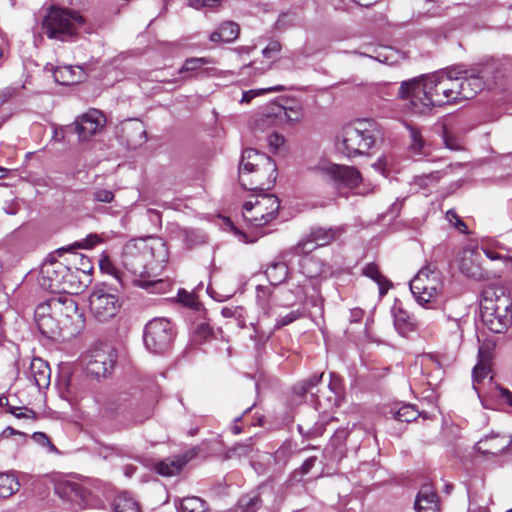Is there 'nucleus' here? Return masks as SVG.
I'll use <instances>...</instances> for the list:
<instances>
[{"label": "nucleus", "instance_id": "680f3d73", "mask_svg": "<svg viewBox=\"0 0 512 512\" xmlns=\"http://www.w3.org/2000/svg\"><path fill=\"white\" fill-rule=\"evenodd\" d=\"M355 3H357L360 6H371L375 3H377L379 0H353Z\"/></svg>", "mask_w": 512, "mask_h": 512}, {"label": "nucleus", "instance_id": "b1692460", "mask_svg": "<svg viewBox=\"0 0 512 512\" xmlns=\"http://www.w3.org/2000/svg\"><path fill=\"white\" fill-rule=\"evenodd\" d=\"M194 457V454L185 453L161 461L156 470L163 476H175L181 472L183 467Z\"/></svg>", "mask_w": 512, "mask_h": 512}, {"label": "nucleus", "instance_id": "603ef678", "mask_svg": "<svg viewBox=\"0 0 512 512\" xmlns=\"http://www.w3.org/2000/svg\"><path fill=\"white\" fill-rule=\"evenodd\" d=\"M281 51V44L278 41L270 42L265 49H263V56L266 58H271L275 54H278Z\"/></svg>", "mask_w": 512, "mask_h": 512}, {"label": "nucleus", "instance_id": "f8f14e48", "mask_svg": "<svg viewBox=\"0 0 512 512\" xmlns=\"http://www.w3.org/2000/svg\"><path fill=\"white\" fill-rule=\"evenodd\" d=\"M314 169L337 186L353 189L361 182L359 171L351 166L321 162Z\"/></svg>", "mask_w": 512, "mask_h": 512}, {"label": "nucleus", "instance_id": "20e7f679", "mask_svg": "<svg viewBox=\"0 0 512 512\" xmlns=\"http://www.w3.org/2000/svg\"><path fill=\"white\" fill-rule=\"evenodd\" d=\"M480 312L484 325L494 333H503L512 326L511 301L503 288L488 286L483 289Z\"/></svg>", "mask_w": 512, "mask_h": 512}, {"label": "nucleus", "instance_id": "aec40b11", "mask_svg": "<svg viewBox=\"0 0 512 512\" xmlns=\"http://www.w3.org/2000/svg\"><path fill=\"white\" fill-rule=\"evenodd\" d=\"M512 445V438L507 435L490 434L476 444L479 452L487 455H497Z\"/></svg>", "mask_w": 512, "mask_h": 512}, {"label": "nucleus", "instance_id": "774afa93", "mask_svg": "<svg viewBox=\"0 0 512 512\" xmlns=\"http://www.w3.org/2000/svg\"><path fill=\"white\" fill-rule=\"evenodd\" d=\"M199 330L203 332L204 337H206V336L209 334V329H208V327H207V326H205V325H203V324H202V325H200Z\"/></svg>", "mask_w": 512, "mask_h": 512}, {"label": "nucleus", "instance_id": "c9c22d12", "mask_svg": "<svg viewBox=\"0 0 512 512\" xmlns=\"http://www.w3.org/2000/svg\"><path fill=\"white\" fill-rule=\"evenodd\" d=\"M266 275L272 284L277 285L286 278L287 267L284 263H274L268 267Z\"/></svg>", "mask_w": 512, "mask_h": 512}, {"label": "nucleus", "instance_id": "473e14b6", "mask_svg": "<svg viewBox=\"0 0 512 512\" xmlns=\"http://www.w3.org/2000/svg\"><path fill=\"white\" fill-rule=\"evenodd\" d=\"M114 512H141L138 503L127 493L115 498Z\"/></svg>", "mask_w": 512, "mask_h": 512}, {"label": "nucleus", "instance_id": "a18cd8bd", "mask_svg": "<svg viewBox=\"0 0 512 512\" xmlns=\"http://www.w3.org/2000/svg\"><path fill=\"white\" fill-rule=\"evenodd\" d=\"M301 317V313L298 310H293L287 313L285 316H280L276 320V327L281 328L286 326Z\"/></svg>", "mask_w": 512, "mask_h": 512}, {"label": "nucleus", "instance_id": "6e6d98bb", "mask_svg": "<svg viewBox=\"0 0 512 512\" xmlns=\"http://www.w3.org/2000/svg\"><path fill=\"white\" fill-rule=\"evenodd\" d=\"M411 137L413 140V143H412L413 148L420 150L424 144V141L420 134V130H411Z\"/></svg>", "mask_w": 512, "mask_h": 512}, {"label": "nucleus", "instance_id": "2f4dec72", "mask_svg": "<svg viewBox=\"0 0 512 512\" xmlns=\"http://www.w3.org/2000/svg\"><path fill=\"white\" fill-rule=\"evenodd\" d=\"M17 478L11 474L0 473V498H7L19 490Z\"/></svg>", "mask_w": 512, "mask_h": 512}, {"label": "nucleus", "instance_id": "c85d7f7f", "mask_svg": "<svg viewBox=\"0 0 512 512\" xmlns=\"http://www.w3.org/2000/svg\"><path fill=\"white\" fill-rule=\"evenodd\" d=\"M239 26L235 22L227 21L211 33L210 40L212 42H232L239 36Z\"/></svg>", "mask_w": 512, "mask_h": 512}, {"label": "nucleus", "instance_id": "bf43d9fd", "mask_svg": "<svg viewBox=\"0 0 512 512\" xmlns=\"http://www.w3.org/2000/svg\"><path fill=\"white\" fill-rule=\"evenodd\" d=\"M235 312H236V309L231 308V307H224V308L221 309V314L225 318H232V317H234Z\"/></svg>", "mask_w": 512, "mask_h": 512}, {"label": "nucleus", "instance_id": "79ce46f5", "mask_svg": "<svg viewBox=\"0 0 512 512\" xmlns=\"http://www.w3.org/2000/svg\"><path fill=\"white\" fill-rule=\"evenodd\" d=\"M323 373L315 374L309 377L308 380L298 383L294 387V391L299 395H304L305 393L311 391V389L316 386L322 379Z\"/></svg>", "mask_w": 512, "mask_h": 512}, {"label": "nucleus", "instance_id": "1a4fd4ad", "mask_svg": "<svg viewBox=\"0 0 512 512\" xmlns=\"http://www.w3.org/2000/svg\"><path fill=\"white\" fill-rule=\"evenodd\" d=\"M47 301L50 312L59 318L62 328L67 330L70 335H75L84 328V315L79 311L78 305L72 297L63 294L51 297Z\"/></svg>", "mask_w": 512, "mask_h": 512}, {"label": "nucleus", "instance_id": "2eb2a0df", "mask_svg": "<svg viewBox=\"0 0 512 512\" xmlns=\"http://www.w3.org/2000/svg\"><path fill=\"white\" fill-rule=\"evenodd\" d=\"M116 355L111 347L94 350L86 365V370L95 377L107 376L114 367Z\"/></svg>", "mask_w": 512, "mask_h": 512}, {"label": "nucleus", "instance_id": "0eeeda50", "mask_svg": "<svg viewBox=\"0 0 512 512\" xmlns=\"http://www.w3.org/2000/svg\"><path fill=\"white\" fill-rule=\"evenodd\" d=\"M84 18L75 11L52 7L42 22L43 32L51 39L68 40L85 28Z\"/></svg>", "mask_w": 512, "mask_h": 512}, {"label": "nucleus", "instance_id": "a878e982", "mask_svg": "<svg viewBox=\"0 0 512 512\" xmlns=\"http://www.w3.org/2000/svg\"><path fill=\"white\" fill-rule=\"evenodd\" d=\"M30 376L38 388L48 387L51 376L48 363L41 358H33L30 363Z\"/></svg>", "mask_w": 512, "mask_h": 512}, {"label": "nucleus", "instance_id": "9b49d317", "mask_svg": "<svg viewBox=\"0 0 512 512\" xmlns=\"http://www.w3.org/2000/svg\"><path fill=\"white\" fill-rule=\"evenodd\" d=\"M372 130H345L341 141L337 143L338 150L348 157L366 153L375 143Z\"/></svg>", "mask_w": 512, "mask_h": 512}, {"label": "nucleus", "instance_id": "49530a36", "mask_svg": "<svg viewBox=\"0 0 512 512\" xmlns=\"http://www.w3.org/2000/svg\"><path fill=\"white\" fill-rule=\"evenodd\" d=\"M8 411L17 418L35 419V412L28 408H21L16 406H9Z\"/></svg>", "mask_w": 512, "mask_h": 512}, {"label": "nucleus", "instance_id": "5fc2aeb1", "mask_svg": "<svg viewBox=\"0 0 512 512\" xmlns=\"http://www.w3.org/2000/svg\"><path fill=\"white\" fill-rule=\"evenodd\" d=\"M253 448L250 444H238L232 450L231 453L238 457L248 456L252 452Z\"/></svg>", "mask_w": 512, "mask_h": 512}, {"label": "nucleus", "instance_id": "58836bf2", "mask_svg": "<svg viewBox=\"0 0 512 512\" xmlns=\"http://www.w3.org/2000/svg\"><path fill=\"white\" fill-rule=\"evenodd\" d=\"M285 90V87L282 85H277L274 87L269 88H262V89H252L249 91H244L242 94V98L240 100V103L242 104H248L251 102L252 99H254L257 96L266 94V93H272V92H282Z\"/></svg>", "mask_w": 512, "mask_h": 512}, {"label": "nucleus", "instance_id": "37998d69", "mask_svg": "<svg viewBox=\"0 0 512 512\" xmlns=\"http://www.w3.org/2000/svg\"><path fill=\"white\" fill-rule=\"evenodd\" d=\"M492 396L512 409V392L507 388L496 386L492 391Z\"/></svg>", "mask_w": 512, "mask_h": 512}, {"label": "nucleus", "instance_id": "f03ea898", "mask_svg": "<svg viewBox=\"0 0 512 512\" xmlns=\"http://www.w3.org/2000/svg\"><path fill=\"white\" fill-rule=\"evenodd\" d=\"M457 74L449 69L402 82L399 94L412 114H427L434 106L457 102Z\"/></svg>", "mask_w": 512, "mask_h": 512}, {"label": "nucleus", "instance_id": "7ed1b4c3", "mask_svg": "<svg viewBox=\"0 0 512 512\" xmlns=\"http://www.w3.org/2000/svg\"><path fill=\"white\" fill-rule=\"evenodd\" d=\"M238 179L245 190H268L277 179L276 163L272 158L255 149H245L239 164Z\"/></svg>", "mask_w": 512, "mask_h": 512}, {"label": "nucleus", "instance_id": "e433bc0d", "mask_svg": "<svg viewBox=\"0 0 512 512\" xmlns=\"http://www.w3.org/2000/svg\"><path fill=\"white\" fill-rule=\"evenodd\" d=\"M394 418L401 422H411L419 416V412L414 406L405 404L398 409L391 411Z\"/></svg>", "mask_w": 512, "mask_h": 512}, {"label": "nucleus", "instance_id": "09e8293b", "mask_svg": "<svg viewBox=\"0 0 512 512\" xmlns=\"http://www.w3.org/2000/svg\"><path fill=\"white\" fill-rule=\"evenodd\" d=\"M93 198L98 202L110 203L114 199V194L112 191L107 189H98L94 191Z\"/></svg>", "mask_w": 512, "mask_h": 512}, {"label": "nucleus", "instance_id": "a211bd4d", "mask_svg": "<svg viewBox=\"0 0 512 512\" xmlns=\"http://www.w3.org/2000/svg\"><path fill=\"white\" fill-rule=\"evenodd\" d=\"M337 230L329 228H316L311 231L306 240L296 247L298 253L311 252L316 247L325 246L336 238Z\"/></svg>", "mask_w": 512, "mask_h": 512}, {"label": "nucleus", "instance_id": "13d9d810", "mask_svg": "<svg viewBox=\"0 0 512 512\" xmlns=\"http://www.w3.org/2000/svg\"><path fill=\"white\" fill-rule=\"evenodd\" d=\"M316 461V457H310L308 458L300 467V472L302 475H306L310 472L312 467L314 466Z\"/></svg>", "mask_w": 512, "mask_h": 512}, {"label": "nucleus", "instance_id": "338daca9", "mask_svg": "<svg viewBox=\"0 0 512 512\" xmlns=\"http://www.w3.org/2000/svg\"><path fill=\"white\" fill-rule=\"evenodd\" d=\"M430 178H432L433 180H439L441 178V174L440 172H433L429 175Z\"/></svg>", "mask_w": 512, "mask_h": 512}, {"label": "nucleus", "instance_id": "4c0bfd02", "mask_svg": "<svg viewBox=\"0 0 512 512\" xmlns=\"http://www.w3.org/2000/svg\"><path fill=\"white\" fill-rule=\"evenodd\" d=\"M441 137L445 146L453 151L464 149V141L453 130H441Z\"/></svg>", "mask_w": 512, "mask_h": 512}, {"label": "nucleus", "instance_id": "6e6552de", "mask_svg": "<svg viewBox=\"0 0 512 512\" xmlns=\"http://www.w3.org/2000/svg\"><path fill=\"white\" fill-rule=\"evenodd\" d=\"M280 208V201L273 194L252 195L245 201L242 208V217L250 227H263L276 218Z\"/></svg>", "mask_w": 512, "mask_h": 512}, {"label": "nucleus", "instance_id": "5701e85b", "mask_svg": "<svg viewBox=\"0 0 512 512\" xmlns=\"http://www.w3.org/2000/svg\"><path fill=\"white\" fill-rule=\"evenodd\" d=\"M107 125H112L103 111L97 108H90L86 112L77 116L71 124L73 128H104Z\"/></svg>", "mask_w": 512, "mask_h": 512}, {"label": "nucleus", "instance_id": "bb28decb", "mask_svg": "<svg viewBox=\"0 0 512 512\" xmlns=\"http://www.w3.org/2000/svg\"><path fill=\"white\" fill-rule=\"evenodd\" d=\"M53 77L61 85H72L82 81L84 72L79 66H60L53 70Z\"/></svg>", "mask_w": 512, "mask_h": 512}, {"label": "nucleus", "instance_id": "f257e3e1", "mask_svg": "<svg viewBox=\"0 0 512 512\" xmlns=\"http://www.w3.org/2000/svg\"><path fill=\"white\" fill-rule=\"evenodd\" d=\"M169 259L166 243L158 237L135 238L123 247L122 265L133 276L135 285L154 291H165L168 284L156 277Z\"/></svg>", "mask_w": 512, "mask_h": 512}, {"label": "nucleus", "instance_id": "c03bdc74", "mask_svg": "<svg viewBox=\"0 0 512 512\" xmlns=\"http://www.w3.org/2000/svg\"><path fill=\"white\" fill-rule=\"evenodd\" d=\"M262 124L267 126H284L282 119L280 120L272 115V104L267 106L264 113L262 114Z\"/></svg>", "mask_w": 512, "mask_h": 512}, {"label": "nucleus", "instance_id": "412c9836", "mask_svg": "<svg viewBox=\"0 0 512 512\" xmlns=\"http://www.w3.org/2000/svg\"><path fill=\"white\" fill-rule=\"evenodd\" d=\"M414 512H439V499L435 488L431 484L423 485L418 491Z\"/></svg>", "mask_w": 512, "mask_h": 512}, {"label": "nucleus", "instance_id": "72a5a7b5", "mask_svg": "<svg viewBox=\"0 0 512 512\" xmlns=\"http://www.w3.org/2000/svg\"><path fill=\"white\" fill-rule=\"evenodd\" d=\"M261 506V499L259 493L253 491L241 497L238 501V507L243 512H255Z\"/></svg>", "mask_w": 512, "mask_h": 512}, {"label": "nucleus", "instance_id": "39448f33", "mask_svg": "<svg viewBox=\"0 0 512 512\" xmlns=\"http://www.w3.org/2000/svg\"><path fill=\"white\" fill-rule=\"evenodd\" d=\"M38 283L44 290L59 294H77L82 288L79 270H72L53 257L42 264Z\"/></svg>", "mask_w": 512, "mask_h": 512}, {"label": "nucleus", "instance_id": "ea45409f", "mask_svg": "<svg viewBox=\"0 0 512 512\" xmlns=\"http://www.w3.org/2000/svg\"><path fill=\"white\" fill-rule=\"evenodd\" d=\"M181 512H205V502L199 497H188L182 500Z\"/></svg>", "mask_w": 512, "mask_h": 512}, {"label": "nucleus", "instance_id": "393cba45", "mask_svg": "<svg viewBox=\"0 0 512 512\" xmlns=\"http://www.w3.org/2000/svg\"><path fill=\"white\" fill-rule=\"evenodd\" d=\"M391 312L394 318V326L400 334L404 335L413 330L415 320L399 300L394 302Z\"/></svg>", "mask_w": 512, "mask_h": 512}, {"label": "nucleus", "instance_id": "052dcab7", "mask_svg": "<svg viewBox=\"0 0 512 512\" xmlns=\"http://www.w3.org/2000/svg\"><path fill=\"white\" fill-rule=\"evenodd\" d=\"M64 132H65V130H53L52 131V140L61 141L65 137Z\"/></svg>", "mask_w": 512, "mask_h": 512}, {"label": "nucleus", "instance_id": "69168bd1", "mask_svg": "<svg viewBox=\"0 0 512 512\" xmlns=\"http://www.w3.org/2000/svg\"><path fill=\"white\" fill-rule=\"evenodd\" d=\"M0 406L1 407H8L9 408V400L5 395L0 396Z\"/></svg>", "mask_w": 512, "mask_h": 512}, {"label": "nucleus", "instance_id": "3c124183", "mask_svg": "<svg viewBox=\"0 0 512 512\" xmlns=\"http://www.w3.org/2000/svg\"><path fill=\"white\" fill-rule=\"evenodd\" d=\"M446 218L450 223L454 224L458 230L464 231L466 228V224L458 217L455 211H447Z\"/></svg>", "mask_w": 512, "mask_h": 512}, {"label": "nucleus", "instance_id": "4d7b16f0", "mask_svg": "<svg viewBox=\"0 0 512 512\" xmlns=\"http://www.w3.org/2000/svg\"><path fill=\"white\" fill-rule=\"evenodd\" d=\"M314 264H316V262L312 258H305L302 263V268L304 269V272L310 278L315 277L318 274V271H312L309 269V267Z\"/></svg>", "mask_w": 512, "mask_h": 512}, {"label": "nucleus", "instance_id": "6ab92c4d", "mask_svg": "<svg viewBox=\"0 0 512 512\" xmlns=\"http://www.w3.org/2000/svg\"><path fill=\"white\" fill-rule=\"evenodd\" d=\"M457 82L459 86L457 90V101L473 98L484 87L483 79L478 75H469L459 71L457 74Z\"/></svg>", "mask_w": 512, "mask_h": 512}, {"label": "nucleus", "instance_id": "e2e57ef3", "mask_svg": "<svg viewBox=\"0 0 512 512\" xmlns=\"http://www.w3.org/2000/svg\"><path fill=\"white\" fill-rule=\"evenodd\" d=\"M485 254L491 260H497L501 258V256L498 253L491 250H485Z\"/></svg>", "mask_w": 512, "mask_h": 512}, {"label": "nucleus", "instance_id": "cd10ccee", "mask_svg": "<svg viewBox=\"0 0 512 512\" xmlns=\"http://www.w3.org/2000/svg\"><path fill=\"white\" fill-rule=\"evenodd\" d=\"M272 115L282 119L284 125H296L303 118V112L300 106L284 107L277 103H272Z\"/></svg>", "mask_w": 512, "mask_h": 512}, {"label": "nucleus", "instance_id": "0e129e2a", "mask_svg": "<svg viewBox=\"0 0 512 512\" xmlns=\"http://www.w3.org/2000/svg\"><path fill=\"white\" fill-rule=\"evenodd\" d=\"M266 296V289L264 287L258 286L257 287V298L264 300Z\"/></svg>", "mask_w": 512, "mask_h": 512}, {"label": "nucleus", "instance_id": "a19ab883", "mask_svg": "<svg viewBox=\"0 0 512 512\" xmlns=\"http://www.w3.org/2000/svg\"><path fill=\"white\" fill-rule=\"evenodd\" d=\"M101 242V238L97 234H89L85 239L78 241L68 248H60L57 250L59 254L65 251L71 250L72 248L91 249L95 245Z\"/></svg>", "mask_w": 512, "mask_h": 512}, {"label": "nucleus", "instance_id": "f704fd0d", "mask_svg": "<svg viewBox=\"0 0 512 512\" xmlns=\"http://www.w3.org/2000/svg\"><path fill=\"white\" fill-rule=\"evenodd\" d=\"M213 63V60L206 57L200 58H189L187 59L183 66L179 69V73L183 74V78H188L187 73L196 72L200 70L204 65Z\"/></svg>", "mask_w": 512, "mask_h": 512}, {"label": "nucleus", "instance_id": "c756f323", "mask_svg": "<svg viewBox=\"0 0 512 512\" xmlns=\"http://www.w3.org/2000/svg\"><path fill=\"white\" fill-rule=\"evenodd\" d=\"M363 274L378 284L380 296L385 295L392 286L391 282L382 275L379 267L374 263L365 265L363 268Z\"/></svg>", "mask_w": 512, "mask_h": 512}, {"label": "nucleus", "instance_id": "8fccbe9b", "mask_svg": "<svg viewBox=\"0 0 512 512\" xmlns=\"http://www.w3.org/2000/svg\"><path fill=\"white\" fill-rule=\"evenodd\" d=\"M33 440L43 447H48L50 451H56L55 446L51 443L48 436L43 432H35L32 436Z\"/></svg>", "mask_w": 512, "mask_h": 512}, {"label": "nucleus", "instance_id": "dca6fc26", "mask_svg": "<svg viewBox=\"0 0 512 512\" xmlns=\"http://www.w3.org/2000/svg\"><path fill=\"white\" fill-rule=\"evenodd\" d=\"M35 320L40 332L47 337H54L62 328L59 318L50 312L48 301L39 304L35 310Z\"/></svg>", "mask_w": 512, "mask_h": 512}, {"label": "nucleus", "instance_id": "ddd939ff", "mask_svg": "<svg viewBox=\"0 0 512 512\" xmlns=\"http://www.w3.org/2000/svg\"><path fill=\"white\" fill-rule=\"evenodd\" d=\"M89 304L92 315L100 322L113 318L120 308L118 297L104 288H98L92 292Z\"/></svg>", "mask_w": 512, "mask_h": 512}, {"label": "nucleus", "instance_id": "7c9ffc66", "mask_svg": "<svg viewBox=\"0 0 512 512\" xmlns=\"http://www.w3.org/2000/svg\"><path fill=\"white\" fill-rule=\"evenodd\" d=\"M260 135H258V139H263L265 141V146H267L271 152L276 153L280 150L281 147L284 146L285 139L284 137L276 132L275 130H258ZM264 147V145H262Z\"/></svg>", "mask_w": 512, "mask_h": 512}, {"label": "nucleus", "instance_id": "9d476101", "mask_svg": "<svg viewBox=\"0 0 512 512\" xmlns=\"http://www.w3.org/2000/svg\"><path fill=\"white\" fill-rule=\"evenodd\" d=\"M174 338L171 322L166 318H155L146 324L144 331V344L152 353L166 351Z\"/></svg>", "mask_w": 512, "mask_h": 512}, {"label": "nucleus", "instance_id": "4be33fe9", "mask_svg": "<svg viewBox=\"0 0 512 512\" xmlns=\"http://www.w3.org/2000/svg\"><path fill=\"white\" fill-rule=\"evenodd\" d=\"M460 271L474 280H484L487 272L481 266V255L477 252L467 251L460 261Z\"/></svg>", "mask_w": 512, "mask_h": 512}, {"label": "nucleus", "instance_id": "de8ad7c7", "mask_svg": "<svg viewBox=\"0 0 512 512\" xmlns=\"http://www.w3.org/2000/svg\"><path fill=\"white\" fill-rule=\"evenodd\" d=\"M188 5L195 9L216 8L221 5V0H189Z\"/></svg>", "mask_w": 512, "mask_h": 512}, {"label": "nucleus", "instance_id": "4468645a", "mask_svg": "<svg viewBox=\"0 0 512 512\" xmlns=\"http://www.w3.org/2000/svg\"><path fill=\"white\" fill-rule=\"evenodd\" d=\"M55 492L62 499L71 502L79 509L94 507L96 500L83 485L73 481H60L55 485Z\"/></svg>", "mask_w": 512, "mask_h": 512}, {"label": "nucleus", "instance_id": "864d4df0", "mask_svg": "<svg viewBox=\"0 0 512 512\" xmlns=\"http://www.w3.org/2000/svg\"><path fill=\"white\" fill-rule=\"evenodd\" d=\"M224 221L229 230L232 231L236 236H238L241 241L245 243L252 241L249 240L247 235L243 233L240 229H238L229 218H225Z\"/></svg>", "mask_w": 512, "mask_h": 512}, {"label": "nucleus", "instance_id": "f3484780", "mask_svg": "<svg viewBox=\"0 0 512 512\" xmlns=\"http://www.w3.org/2000/svg\"><path fill=\"white\" fill-rule=\"evenodd\" d=\"M478 363L475 365L472 378H473V388L477 392L478 396H481V387L480 384L489 377L491 372V361H492V353L489 345L483 344L479 347L478 351Z\"/></svg>", "mask_w": 512, "mask_h": 512}, {"label": "nucleus", "instance_id": "423d86ee", "mask_svg": "<svg viewBox=\"0 0 512 512\" xmlns=\"http://www.w3.org/2000/svg\"><path fill=\"white\" fill-rule=\"evenodd\" d=\"M410 290L419 305L432 308L442 297L443 276L436 266L429 264L410 281Z\"/></svg>", "mask_w": 512, "mask_h": 512}]
</instances>
